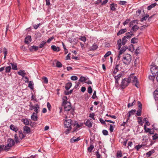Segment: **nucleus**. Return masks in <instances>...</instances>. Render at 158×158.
<instances>
[{
    "label": "nucleus",
    "mask_w": 158,
    "mask_h": 158,
    "mask_svg": "<svg viewBox=\"0 0 158 158\" xmlns=\"http://www.w3.org/2000/svg\"><path fill=\"white\" fill-rule=\"evenodd\" d=\"M152 139L156 140L158 139V134L155 133V135L152 136Z\"/></svg>",
    "instance_id": "5fc2aeb1"
},
{
    "label": "nucleus",
    "mask_w": 158,
    "mask_h": 158,
    "mask_svg": "<svg viewBox=\"0 0 158 158\" xmlns=\"http://www.w3.org/2000/svg\"><path fill=\"white\" fill-rule=\"evenodd\" d=\"M85 125L89 128H91L92 127V123L89 120H88L85 122Z\"/></svg>",
    "instance_id": "dca6fc26"
},
{
    "label": "nucleus",
    "mask_w": 158,
    "mask_h": 158,
    "mask_svg": "<svg viewBox=\"0 0 158 158\" xmlns=\"http://www.w3.org/2000/svg\"><path fill=\"white\" fill-rule=\"evenodd\" d=\"M131 60V56L128 53L124 54L122 59L123 63L127 65H128L130 63Z\"/></svg>",
    "instance_id": "f03ea898"
},
{
    "label": "nucleus",
    "mask_w": 158,
    "mask_h": 158,
    "mask_svg": "<svg viewBox=\"0 0 158 158\" xmlns=\"http://www.w3.org/2000/svg\"><path fill=\"white\" fill-rule=\"evenodd\" d=\"M17 73L18 75L22 76L23 77H25V75L26 74V73L24 70H20Z\"/></svg>",
    "instance_id": "5701e85b"
},
{
    "label": "nucleus",
    "mask_w": 158,
    "mask_h": 158,
    "mask_svg": "<svg viewBox=\"0 0 158 158\" xmlns=\"http://www.w3.org/2000/svg\"><path fill=\"white\" fill-rule=\"evenodd\" d=\"M46 43V42L44 41L41 42L40 44L39 45L38 48H43L44 46Z\"/></svg>",
    "instance_id": "a19ab883"
},
{
    "label": "nucleus",
    "mask_w": 158,
    "mask_h": 158,
    "mask_svg": "<svg viewBox=\"0 0 158 158\" xmlns=\"http://www.w3.org/2000/svg\"><path fill=\"white\" fill-rule=\"evenodd\" d=\"M11 64L12 69L14 70H17L18 69L17 65L16 63H10Z\"/></svg>",
    "instance_id": "bb28decb"
},
{
    "label": "nucleus",
    "mask_w": 158,
    "mask_h": 158,
    "mask_svg": "<svg viewBox=\"0 0 158 158\" xmlns=\"http://www.w3.org/2000/svg\"><path fill=\"white\" fill-rule=\"evenodd\" d=\"M129 80L127 78H124L123 79L121 83V87L123 89L125 88L130 83Z\"/></svg>",
    "instance_id": "6e6552de"
},
{
    "label": "nucleus",
    "mask_w": 158,
    "mask_h": 158,
    "mask_svg": "<svg viewBox=\"0 0 158 158\" xmlns=\"http://www.w3.org/2000/svg\"><path fill=\"white\" fill-rule=\"evenodd\" d=\"M127 31L126 28L121 29L117 33V35L118 36L120 35L121 34H123L126 32Z\"/></svg>",
    "instance_id": "412c9836"
},
{
    "label": "nucleus",
    "mask_w": 158,
    "mask_h": 158,
    "mask_svg": "<svg viewBox=\"0 0 158 158\" xmlns=\"http://www.w3.org/2000/svg\"><path fill=\"white\" fill-rule=\"evenodd\" d=\"M71 79L73 81L77 80L78 79V77L76 76H73L71 77Z\"/></svg>",
    "instance_id": "680f3d73"
},
{
    "label": "nucleus",
    "mask_w": 158,
    "mask_h": 158,
    "mask_svg": "<svg viewBox=\"0 0 158 158\" xmlns=\"http://www.w3.org/2000/svg\"><path fill=\"white\" fill-rule=\"evenodd\" d=\"M102 133L104 135H108V131L106 130H103L102 131Z\"/></svg>",
    "instance_id": "e2e57ef3"
},
{
    "label": "nucleus",
    "mask_w": 158,
    "mask_h": 158,
    "mask_svg": "<svg viewBox=\"0 0 158 158\" xmlns=\"http://www.w3.org/2000/svg\"><path fill=\"white\" fill-rule=\"evenodd\" d=\"M83 125V123H81L79 124L77 122L75 121H73V126L74 127V128L73 129V130L72 132H76L80 129V128L82 127Z\"/></svg>",
    "instance_id": "20e7f679"
},
{
    "label": "nucleus",
    "mask_w": 158,
    "mask_h": 158,
    "mask_svg": "<svg viewBox=\"0 0 158 158\" xmlns=\"http://www.w3.org/2000/svg\"><path fill=\"white\" fill-rule=\"evenodd\" d=\"M149 16L148 14H146V15L143 18H142L140 20V21L141 22H143L144 21H145L146 20V19L149 17Z\"/></svg>",
    "instance_id": "2f4dec72"
},
{
    "label": "nucleus",
    "mask_w": 158,
    "mask_h": 158,
    "mask_svg": "<svg viewBox=\"0 0 158 158\" xmlns=\"http://www.w3.org/2000/svg\"><path fill=\"white\" fill-rule=\"evenodd\" d=\"M11 69V67L10 66H7L5 68V72L6 73H9L10 72Z\"/></svg>",
    "instance_id": "58836bf2"
},
{
    "label": "nucleus",
    "mask_w": 158,
    "mask_h": 158,
    "mask_svg": "<svg viewBox=\"0 0 158 158\" xmlns=\"http://www.w3.org/2000/svg\"><path fill=\"white\" fill-rule=\"evenodd\" d=\"M56 66L58 68H61L62 66V64L59 61H57L56 63Z\"/></svg>",
    "instance_id": "8fccbe9b"
},
{
    "label": "nucleus",
    "mask_w": 158,
    "mask_h": 158,
    "mask_svg": "<svg viewBox=\"0 0 158 158\" xmlns=\"http://www.w3.org/2000/svg\"><path fill=\"white\" fill-rule=\"evenodd\" d=\"M122 75V73H120L115 76L114 77L115 79V83L116 84H118V81L120 78L121 77Z\"/></svg>",
    "instance_id": "9b49d317"
},
{
    "label": "nucleus",
    "mask_w": 158,
    "mask_h": 158,
    "mask_svg": "<svg viewBox=\"0 0 158 158\" xmlns=\"http://www.w3.org/2000/svg\"><path fill=\"white\" fill-rule=\"evenodd\" d=\"M3 51L4 52V56L5 55L6 56L8 51H7V49H6L5 48H4L3 49Z\"/></svg>",
    "instance_id": "774afa93"
},
{
    "label": "nucleus",
    "mask_w": 158,
    "mask_h": 158,
    "mask_svg": "<svg viewBox=\"0 0 158 158\" xmlns=\"http://www.w3.org/2000/svg\"><path fill=\"white\" fill-rule=\"evenodd\" d=\"M128 48V47L127 46H124L122 47L119 52V55H121Z\"/></svg>",
    "instance_id": "f3484780"
},
{
    "label": "nucleus",
    "mask_w": 158,
    "mask_h": 158,
    "mask_svg": "<svg viewBox=\"0 0 158 158\" xmlns=\"http://www.w3.org/2000/svg\"><path fill=\"white\" fill-rule=\"evenodd\" d=\"M38 49V47L33 45L30 47L29 48V50L31 52L33 51H36Z\"/></svg>",
    "instance_id": "4be33fe9"
},
{
    "label": "nucleus",
    "mask_w": 158,
    "mask_h": 158,
    "mask_svg": "<svg viewBox=\"0 0 158 158\" xmlns=\"http://www.w3.org/2000/svg\"><path fill=\"white\" fill-rule=\"evenodd\" d=\"M139 61V58H136L135 60V61H134V63L135 66H136V64H137Z\"/></svg>",
    "instance_id": "0e129e2a"
},
{
    "label": "nucleus",
    "mask_w": 158,
    "mask_h": 158,
    "mask_svg": "<svg viewBox=\"0 0 158 158\" xmlns=\"http://www.w3.org/2000/svg\"><path fill=\"white\" fill-rule=\"evenodd\" d=\"M7 144L5 145L6 148H8L9 150L11 147H12L15 144V143L14 140L11 139L9 138L7 140Z\"/></svg>",
    "instance_id": "0eeeda50"
},
{
    "label": "nucleus",
    "mask_w": 158,
    "mask_h": 158,
    "mask_svg": "<svg viewBox=\"0 0 158 158\" xmlns=\"http://www.w3.org/2000/svg\"><path fill=\"white\" fill-rule=\"evenodd\" d=\"M156 75H154V74H153V75H150L148 77L150 80H153L155 79V76Z\"/></svg>",
    "instance_id": "69168bd1"
},
{
    "label": "nucleus",
    "mask_w": 158,
    "mask_h": 158,
    "mask_svg": "<svg viewBox=\"0 0 158 158\" xmlns=\"http://www.w3.org/2000/svg\"><path fill=\"white\" fill-rule=\"evenodd\" d=\"M139 29V27H138L137 25H134L132 27V28L131 29V30H132L133 31H136Z\"/></svg>",
    "instance_id": "f704fd0d"
},
{
    "label": "nucleus",
    "mask_w": 158,
    "mask_h": 158,
    "mask_svg": "<svg viewBox=\"0 0 158 158\" xmlns=\"http://www.w3.org/2000/svg\"><path fill=\"white\" fill-rule=\"evenodd\" d=\"M150 69L152 74L154 75H158V68L157 66L153 65L151 68Z\"/></svg>",
    "instance_id": "1a4fd4ad"
},
{
    "label": "nucleus",
    "mask_w": 158,
    "mask_h": 158,
    "mask_svg": "<svg viewBox=\"0 0 158 158\" xmlns=\"http://www.w3.org/2000/svg\"><path fill=\"white\" fill-rule=\"evenodd\" d=\"M119 66V64H117L116 65L115 67L113 69V73L114 74H116V73L118 71L119 69H118V67Z\"/></svg>",
    "instance_id": "4468645a"
},
{
    "label": "nucleus",
    "mask_w": 158,
    "mask_h": 158,
    "mask_svg": "<svg viewBox=\"0 0 158 158\" xmlns=\"http://www.w3.org/2000/svg\"><path fill=\"white\" fill-rule=\"evenodd\" d=\"M95 153L97 158L101 157V155L99 154L98 151L96 152Z\"/></svg>",
    "instance_id": "338daca9"
},
{
    "label": "nucleus",
    "mask_w": 158,
    "mask_h": 158,
    "mask_svg": "<svg viewBox=\"0 0 158 158\" xmlns=\"http://www.w3.org/2000/svg\"><path fill=\"white\" fill-rule=\"evenodd\" d=\"M135 100H134V101L131 103H129L127 105V107L129 108L131 106H133L135 103Z\"/></svg>",
    "instance_id": "864d4df0"
},
{
    "label": "nucleus",
    "mask_w": 158,
    "mask_h": 158,
    "mask_svg": "<svg viewBox=\"0 0 158 158\" xmlns=\"http://www.w3.org/2000/svg\"><path fill=\"white\" fill-rule=\"evenodd\" d=\"M15 136V140L16 143H17L20 142V141L19 140V139H18L17 134H15L14 135Z\"/></svg>",
    "instance_id": "c03bdc74"
},
{
    "label": "nucleus",
    "mask_w": 158,
    "mask_h": 158,
    "mask_svg": "<svg viewBox=\"0 0 158 158\" xmlns=\"http://www.w3.org/2000/svg\"><path fill=\"white\" fill-rule=\"evenodd\" d=\"M10 128L11 130L15 131L16 132L18 130V129L15 126L12 124L10 126Z\"/></svg>",
    "instance_id": "cd10ccee"
},
{
    "label": "nucleus",
    "mask_w": 158,
    "mask_h": 158,
    "mask_svg": "<svg viewBox=\"0 0 158 158\" xmlns=\"http://www.w3.org/2000/svg\"><path fill=\"white\" fill-rule=\"evenodd\" d=\"M87 79H88V77L86 78L84 77L81 76L80 77L79 81L81 82H85Z\"/></svg>",
    "instance_id": "c9c22d12"
},
{
    "label": "nucleus",
    "mask_w": 158,
    "mask_h": 158,
    "mask_svg": "<svg viewBox=\"0 0 158 158\" xmlns=\"http://www.w3.org/2000/svg\"><path fill=\"white\" fill-rule=\"evenodd\" d=\"M111 54V52L110 51H108L104 55V57H106Z\"/></svg>",
    "instance_id": "13d9d810"
},
{
    "label": "nucleus",
    "mask_w": 158,
    "mask_h": 158,
    "mask_svg": "<svg viewBox=\"0 0 158 158\" xmlns=\"http://www.w3.org/2000/svg\"><path fill=\"white\" fill-rule=\"evenodd\" d=\"M154 152L155 150L154 149H152L146 153L147 156L148 157H150L152 155V154Z\"/></svg>",
    "instance_id": "72a5a7b5"
},
{
    "label": "nucleus",
    "mask_w": 158,
    "mask_h": 158,
    "mask_svg": "<svg viewBox=\"0 0 158 158\" xmlns=\"http://www.w3.org/2000/svg\"><path fill=\"white\" fill-rule=\"evenodd\" d=\"M36 113L34 112L31 116V119L33 121H36L37 120V116Z\"/></svg>",
    "instance_id": "a211bd4d"
},
{
    "label": "nucleus",
    "mask_w": 158,
    "mask_h": 158,
    "mask_svg": "<svg viewBox=\"0 0 158 158\" xmlns=\"http://www.w3.org/2000/svg\"><path fill=\"white\" fill-rule=\"evenodd\" d=\"M156 5V3H155L153 4H151L150 5L148 6L147 7V9L148 10H150L153 7H154Z\"/></svg>",
    "instance_id": "4c0bfd02"
},
{
    "label": "nucleus",
    "mask_w": 158,
    "mask_h": 158,
    "mask_svg": "<svg viewBox=\"0 0 158 158\" xmlns=\"http://www.w3.org/2000/svg\"><path fill=\"white\" fill-rule=\"evenodd\" d=\"M136 112V110H130L128 112V118H130L131 115H133L135 114V112Z\"/></svg>",
    "instance_id": "393cba45"
},
{
    "label": "nucleus",
    "mask_w": 158,
    "mask_h": 158,
    "mask_svg": "<svg viewBox=\"0 0 158 158\" xmlns=\"http://www.w3.org/2000/svg\"><path fill=\"white\" fill-rule=\"evenodd\" d=\"M80 139L79 137H78L76 139H75L74 137L71 138L70 140V142L71 143H73L75 142H77L79 141Z\"/></svg>",
    "instance_id": "a878e982"
},
{
    "label": "nucleus",
    "mask_w": 158,
    "mask_h": 158,
    "mask_svg": "<svg viewBox=\"0 0 158 158\" xmlns=\"http://www.w3.org/2000/svg\"><path fill=\"white\" fill-rule=\"evenodd\" d=\"M138 39L135 37L132 38L131 40V43L133 44H135L137 43Z\"/></svg>",
    "instance_id": "e433bc0d"
},
{
    "label": "nucleus",
    "mask_w": 158,
    "mask_h": 158,
    "mask_svg": "<svg viewBox=\"0 0 158 158\" xmlns=\"http://www.w3.org/2000/svg\"><path fill=\"white\" fill-rule=\"evenodd\" d=\"M23 123L25 125H28L29 124V121L27 118H25L23 119Z\"/></svg>",
    "instance_id": "ea45409f"
},
{
    "label": "nucleus",
    "mask_w": 158,
    "mask_h": 158,
    "mask_svg": "<svg viewBox=\"0 0 158 158\" xmlns=\"http://www.w3.org/2000/svg\"><path fill=\"white\" fill-rule=\"evenodd\" d=\"M138 123L141 125H143V122L142 121V118L141 117H138Z\"/></svg>",
    "instance_id": "49530a36"
},
{
    "label": "nucleus",
    "mask_w": 158,
    "mask_h": 158,
    "mask_svg": "<svg viewBox=\"0 0 158 158\" xmlns=\"http://www.w3.org/2000/svg\"><path fill=\"white\" fill-rule=\"evenodd\" d=\"M73 91V89H71L69 91H65L64 92V94L66 95H68L71 94Z\"/></svg>",
    "instance_id": "6e6d98bb"
},
{
    "label": "nucleus",
    "mask_w": 158,
    "mask_h": 158,
    "mask_svg": "<svg viewBox=\"0 0 158 158\" xmlns=\"http://www.w3.org/2000/svg\"><path fill=\"white\" fill-rule=\"evenodd\" d=\"M127 36H124L122 39V44L123 45H124L126 43H127V40L126 39Z\"/></svg>",
    "instance_id": "473e14b6"
},
{
    "label": "nucleus",
    "mask_w": 158,
    "mask_h": 158,
    "mask_svg": "<svg viewBox=\"0 0 158 158\" xmlns=\"http://www.w3.org/2000/svg\"><path fill=\"white\" fill-rule=\"evenodd\" d=\"M42 79L43 80L45 84H47L48 83V78L45 77H43L42 78Z\"/></svg>",
    "instance_id": "3c124183"
},
{
    "label": "nucleus",
    "mask_w": 158,
    "mask_h": 158,
    "mask_svg": "<svg viewBox=\"0 0 158 158\" xmlns=\"http://www.w3.org/2000/svg\"><path fill=\"white\" fill-rule=\"evenodd\" d=\"M132 31H131L130 32H128L126 34V36H127V38L128 39L131 37V36L133 35H134V34L132 33Z\"/></svg>",
    "instance_id": "c85d7f7f"
},
{
    "label": "nucleus",
    "mask_w": 158,
    "mask_h": 158,
    "mask_svg": "<svg viewBox=\"0 0 158 158\" xmlns=\"http://www.w3.org/2000/svg\"><path fill=\"white\" fill-rule=\"evenodd\" d=\"M122 156V153L121 151H117L116 154L117 157L118 158H119V157H121Z\"/></svg>",
    "instance_id": "79ce46f5"
},
{
    "label": "nucleus",
    "mask_w": 158,
    "mask_h": 158,
    "mask_svg": "<svg viewBox=\"0 0 158 158\" xmlns=\"http://www.w3.org/2000/svg\"><path fill=\"white\" fill-rule=\"evenodd\" d=\"M31 41V37L30 35L27 36L25 39L24 42L25 44H28Z\"/></svg>",
    "instance_id": "ddd939ff"
},
{
    "label": "nucleus",
    "mask_w": 158,
    "mask_h": 158,
    "mask_svg": "<svg viewBox=\"0 0 158 158\" xmlns=\"http://www.w3.org/2000/svg\"><path fill=\"white\" fill-rule=\"evenodd\" d=\"M130 19H126V20L123 23V24L125 26L126 24H127L130 22Z\"/></svg>",
    "instance_id": "bf43d9fd"
},
{
    "label": "nucleus",
    "mask_w": 158,
    "mask_h": 158,
    "mask_svg": "<svg viewBox=\"0 0 158 158\" xmlns=\"http://www.w3.org/2000/svg\"><path fill=\"white\" fill-rule=\"evenodd\" d=\"M29 109L30 110H34V111L36 112V114H37L39 111L38 109H39L40 107V105L38 104H35V106H33L31 102H30L29 105Z\"/></svg>",
    "instance_id": "423d86ee"
},
{
    "label": "nucleus",
    "mask_w": 158,
    "mask_h": 158,
    "mask_svg": "<svg viewBox=\"0 0 158 158\" xmlns=\"http://www.w3.org/2000/svg\"><path fill=\"white\" fill-rule=\"evenodd\" d=\"M110 10L113 11H115L116 10V7H117V4L112 3L110 5Z\"/></svg>",
    "instance_id": "f8f14e48"
},
{
    "label": "nucleus",
    "mask_w": 158,
    "mask_h": 158,
    "mask_svg": "<svg viewBox=\"0 0 158 158\" xmlns=\"http://www.w3.org/2000/svg\"><path fill=\"white\" fill-rule=\"evenodd\" d=\"M144 129L145 131L146 132H149V131H150V130L151 129L147 128L146 127V125H144Z\"/></svg>",
    "instance_id": "052dcab7"
},
{
    "label": "nucleus",
    "mask_w": 158,
    "mask_h": 158,
    "mask_svg": "<svg viewBox=\"0 0 158 158\" xmlns=\"http://www.w3.org/2000/svg\"><path fill=\"white\" fill-rule=\"evenodd\" d=\"M62 45L64 49V52H65V54H66L68 52V50L66 48L65 46L63 43H62Z\"/></svg>",
    "instance_id": "4d7b16f0"
},
{
    "label": "nucleus",
    "mask_w": 158,
    "mask_h": 158,
    "mask_svg": "<svg viewBox=\"0 0 158 158\" xmlns=\"http://www.w3.org/2000/svg\"><path fill=\"white\" fill-rule=\"evenodd\" d=\"M117 44L118 46V50H119L121 48L122 44V41L121 39L118 40Z\"/></svg>",
    "instance_id": "7c9ffc66"
},
{
    "label": "nucleus",
    "mask_w": 158,
    "mask_h": 158,
    "mask_svg": "<svg viewBox=\"0 0 158 158\" xmlns=\"http://www.w3.org/2000/svg\"><path fill=\"white\" fill-rule=\"evenodd\" d=\"M18 132L19 137L21 139H22L24 137V135L22 131H19Z\"/></svg>",
    "instance_id": "37998d69"
},
{
    "label": "nucleus",
    "mask_w": 158,
    "mask_h": 158,
    "mask_svg": "<svg viewBox=\"0 0 158 158\" xmlns=\"http://www.w3.org/2000/svg\"><path fill=\"white\" fill-rule=\"evenodd\" d=\"M72 85V83L71 82H68L66 84L65 88L66 90H68L71 87Z\"/></svg>",
    "instance_id": "c756f323"
},
{
    "label": "nucleus",
    "mask_w": 158,
    "mask_h": 158,
    "mask_svg": "<svg viewBox=\"0 0 158 158\" xmlns=\"http://www.w3.org/2000/svg\"><path fill=\"white\" fill-rule=\"evenodd\" d=\"M62 106L64 107V110L66 111H69L71 109V103L69 102H66L63 101Z\"/></svg>",
    "instance_id": "39448f33"
},
{
    "label": "nucleus",
    "mask_w": 158,
    "mask_h": 158,
    "mask_svg": "<svg viewBox=\"0 0 158 158\" xmlns=\"http://www.w3.org/2000/svg\"><path fill=\"white\" fill-rule=\"evenodd\" d=\"M98 48V46L96 43H94L89 48L90 51H94L96 50Z\"/></svg>",
    "instance_id": "2eb2a0df"
},
{
    "label": "nucleus",
    "mask_w": 158,
    "mask_h": 158,
    "mask_svg": "<svg viewBox=\"0 0 158 158\" xmlns=\"http://www.w3.org/2000/svg\"><path fill=\"white\" fill-rule=\"evenodd\" d=\"M92 89L90 86H89L87 89V92L89 94H91L92 93Z\"/></svg>",
    "instance_id": "603ef678"
},
{
    "label": "nucleus",
    "mask_w": 158,
    "mask_h": 158,
    "mask_svg": "<svg viewBox=\"0 0 158 158\" xmlns=\"http://www.w3.org/2000/svg\"><path fill=\"white\" fill-rule=\"evenodd\" d=\"M94 146L93 144H90L89 147L88 148V150L89 152H91L94 148Z\"/></svg>",
    "instance_id": "a18cd8bd"
},
{
    "label": "nucleus",
    "mask_w": 158,
    "mask_h": 158,
    "mask_svg": "<svg viewBox=\"0 0 158 158\" xmlns=\"http://www.w3.org/2000/svg\"><path fill=\"white\" fill-rule=\"evenodd\" d=\"M24 132L25 133H28L30 132L31 130L29 127L26 126L23 127Z\"/></svg>",
    "instance_id": "6ab92c4d"
},
{
    "label": "nucleus",
    "mask_w": 158,
    "mask_h": 158,
    "mask_svg": "<svg viewBox=\"0 0 158 158\" xmlns=\"http://www.w3.org/2000/svg\"><path fill=\"white\" fill-rule=\"evenodd\" d=\"M73 121L71 119L65 120L64 123V124L65 128H67L64 131V133L66 134H68L69 133L70 131L71 130L72 127L73 125Z\"/></svg>",
    "instance_id": "f257e3e1"
},
{
    "label": "nucleus",
    "mask_w": 158,
    "mask_h": 158,
    "mask_svg": "<svg viewBox=\"0 0 158 158\" xmlns=\"http://www.w3.org/2000/svg\"><path fill=\"white\" fill-rule=\"evenodd\" d=\"M99 121L101 123L103 124H106V122H109L111 123H114V122L113 121H112L110 120H106L105 119V121H104L103 119L102 118H100L99 119Z\"/></svg>",
    "instance_id": "9d476101"
},
{
    "label": "nucleus",
    "mask_w": 158,
    "mask_h": 158,
    "mask_svg": "<svg viewBox=\"0 0 158 158\" xmlns=\"http://www.w3.org/2000/svg\"><path fill=\"white\" fill-rule=\"evenodd\" d=\"M51 48L55 52H59L60 50V48L58 47H56L55 45H52L51 46Z\"/></svg>",
    "instance_id": "aec40b11"
},
{
    "label": "nucleus",
    "mask_w": 158,
    "mask_h": 158,
    "mask_svg": "<svg viewBox=\"0 0 158 158\" xmlns=\"http://www.w3.org/2000/svg\"><path fill=\"white\" fill-rule=\"evenodd\" d=\"M28 87L30 88L31 89H33V82L30 81L29 82V83L28 84Z\"/></svg>",
    "instance_id": "de8ad7c7"
},
{
    "label": "nucleus",
    "mask_w": 158,
    "mask_h": 158,
    "mask_svg": "<svg viewBox=\"0 0 158 158\" xmlns=\"http://www.w3.org/2000/svg\"><path fill=\"white\" fill-rule=\"evenodd\" d=\"M142 109L140 108H138V110L137 111L136 114L138 116L141 115Z\"/></svg>",
    "instance_id": "09e8293b"
},
{
    "label": "nucleus",
    "mask_w": 158,
    "mask_h": 158,
    "mask_svg": "<svg viewBox=\"0 0 158 158\" xmlns=\"http://www.w3.org/2000/svg\"><path fill=\"white\" fill-rule=\"evenodd\" d=\"M5 150L6 151H8L9 150L8 148H6L5 145H0V151L1 152L2 151Z\"/></svg>",
    "instance_id": "b1692460"
},
{
    "label": "nucleus",
    "mask_w": 158,
    "mask_h": 158,
    "mask_svg": "<svg viewBox=\"0 0 158 158\" xmlns=\"http://www.w3.org/2000/svg\"><path fill=\"white\" fill-rule=\"evenodd\" d=\"M129 80L130 82L131 81L133 82L135 86L137 88L139 87V84L138 80L135 76H134V74H131L127 78Z\"/></svg>",
    "instance_id": "7ed1b4c3"
}]
</instances>
